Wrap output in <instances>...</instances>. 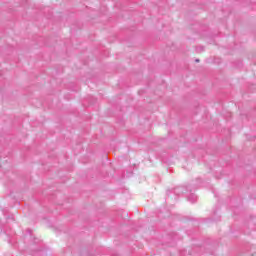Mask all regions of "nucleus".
<instances>
[{
  "label": "nucleus",
  "mask_w": 256,
  "mask_h": 256,
  "mask_svg": "<svg viewBox=\"0 0 256 256\" xmlns=\"http://www.w3.org/2000/svg\"><path fill=\"white\" fill-rule=\"evenodd\" d=\"M184 191H185V188H184V187H182V186L176 187V188L174 189V195H181V194L184 193Z\"/></svg>",
  "instance_id": "f257e3e1"
},
{
  "label": "nucleus",
  "mask_w": 256,
  "mask_h": 256,
  "mask_svg": "<svg viewBox=\"0 0 256 256\" xmlns=\"http://www.w3.org/2000/svg\"><path fill=\"white\" fill-rule=\"evenodd\" d=\"M188 201H190V203H195L197 201V195H195L194 193H191L188 196Z\"/></svg>",
  "instance_id": "f03ea898"
},
{
  "label": "nucleus",
  "mask_w": 256,
  "mask_h": 256,
  "mask_svg": "<svg viewBox=\"0 0 256 256\" xmlns=\"http://www.w3.org/2000/svg\"><path fill=\"white\" fill-rule=\"evenodd\" d=\"M199 61H200L199 59H196V60H195L196 63H199Z\"/></svg>",
  "instance_id": "20e7f679"
},
{
  "label": "nucleus",
  "mask_w": 256,
  "mask_h": 256,
  "mask_svg": "<svg viewBox=\"0 0 256 256\" xmlns=\"http://www.w3.org/2000/svg\"><path fill=\"white\" fill-rule=\"evenodd\" d=\"M198 49H200V51H205V48L202 46L198 47Z\"/></svg>",
  "instance_id": "7ed1b4c3"
},
{
  "label": "nucleus",
  "mask_w": 256,
  "mask_h": 256,
  "mask_svg": "<svg viewBox=\"0 0 256 256\" xmlns=\"http://www.w3.org/2000/svg\"><path fill=\"white\" fill-rule=\"evenodd\" d=\"M170 191H167V195H169Z\"/></svg>",
  "instance_id": "39448f33"
}]
</instances>
